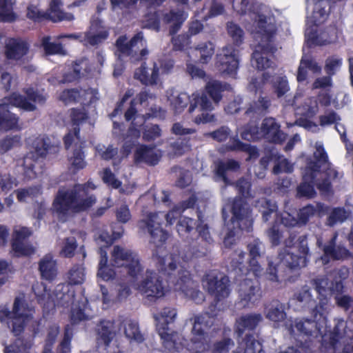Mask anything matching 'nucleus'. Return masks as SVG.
Returning a JSON list of instances; mask_svg holds the SVG:
<instances>
[{"label": "nucleus", "instance_id": "obj_62", "mask_svg": "<svg viewBox=\"0 0 353 353\" xmlns=\"http://www.w3.org/2000/svg\"><path fill=\"white\" fill-rule=\"evenodd\" d=\"M173 50L175 51H182L185 47L190 44V37L187 33L179 34L172 38Z\"/></svg>", "mask_w": 353, "mask_h": 353}, {"label": "nucleus", "instance_id": "obj_38", "mask_svg": "<svg viewBox=\"0 0 353 353\" xmlns=\"http://www.w3.org/2000/svg\"><path fill=\"white\" fill-rule=\"evenodd\" d=\"M239 168V163L234 159L219 160L216 163L215 173L217 176L221 178L225 183H228L229 179L227 176V172H236Z\"/></svg>", "mask_w": 353, "mask_h": 353}, {"label": "nucleus", "instance_id": "obj_20", "mask_svg": "<svg viewBox=\"0 0 353 353\" xmlns=\"http://www.w3.org/2000/svg\"><path fill=\"white\" fill-rule=\"evenodd\" d=\"M311 283L319 294V301L326 299V308L329 302L328 295H340L343 292L344 283L337 279L334 278L332 281H330L326 277L316 278L312 280Z\"/></svg>", "mask_w": 353, "mask_h": 353}, {"label": "nucleus", "instance_id": "obj_29", "mask_svg": "<svg viewBox=\"0 0 353 353\" xmlns=\"http://www.w3.org/2000/svg\"><path fill=\"white\" fill-rule=\"evenodd\" d=\"M134 79L139 80L143 85H154L157 84L159 77V68L156 62H153L151 69L147 67L146 63L143 62L139 68L136 69Z\"/></svg>", "mask_w": 353, "mask_h": 353}, {"label": "nucleus", "instance_id": "obj_58", "mask_svg": "<svg viewBox=\"0 0 353 353\" xmlns=\"http://www.w3.org/2000/svg\"><path fill=\"white\" fill-rule=\"evenodd\" d=\"M272 88L277 97L284 96L290 90L286 77H277L272 82Z\"/></svg>", "mask_w": 353, "mask_h": 353}, {"label": "nucleus", "instance_id": "obj_37", "mask_svg": "<svg viewBox=\"0 0 353 353\" xmlns=\"http://www.w3.org/2000/svg\"><path fill=\"white\" fill-rule=\"evenodd\" d=\"M241 347H243V353H264L261 343L253 338L252 334H248L244 339ZM279 353H301L300 351L294 347H288L285 350Z\"/></svg>", "mask_w": 353, "mask_h": 353}, {"label": "nucleus", "instance_id": "obj_60", "mask_svg": "<svg viewBox=\"0 0 353 353\" xmlns=\"http://www.w3.org/2000/svg\"><path fill=\"white\" fill-rule=\"evenodd\" d=\"M101 179L105 184L114 189H118L122 185L121 181L117 179L115 174L109 168H105L103 169Z\"/></svg>", "mask_w": 353, "mask_h": 353}, {"label": "nucleus", "instance_id": "obj_54", "mask_svg": "<svg viewBox=\"0 0 353 353\" xmlns=\"http://www.w3.org/2000/svg\"><path fill=\"white\" fill-rule=\"evenodd\" d=\"M228 33L232 39L235 46H240L244 39V32L243 29L232 21L228 22L227 23Z\"/></svg>", "mask_w": 353, "mask_h": 353}, {"label": "nucleus", "instance_id": "obj_31", "mask_svg": "<svg viewBox=\"0 0 353 353\" xmlns=\"http://www.w3.org/2000/svg\"><path fill=\"white\" fill-rule=\"evenodd\" d=\"M114 322L102 319L97 325V340L99 345H103L105 347L110 346L115 336L114 331Z\"/></svg>", "mask_w": 353, "mask_h": 353}, {"label": "nucleus", "instance_id": "obj_11", "mask_svg": "<svg viewBox=\"0 0 353 353\" xmlns=\"http://www.w3.org/2000/svg\"><path fill=\"white\" fill-rule=\"evenodd\" d=\"M168 282L172 283L175 291L181 292L196 304H201L205 301L204 294L199 289L198 284L192 279L189 271L181 270L177 275L169 273Z\"/></svg>", "mask_w": 353, "mask_h": 353}, {"label": "nucleus", "instance_id": "obj_25", "mask_svg": "<svg viewBox=\"0 0 353 353\" xmlns=\"http://www.w3.org/2000/svg\"><path fill=\"white\" fill-rule=\"evenodd\" d=\"M270 106V99L267 96H260L247 105L243 117L251 122H256L268 113Z\"/></svg>", "mask_w": 353, "mask_h": 353}, {"label": "nucleus", "instance_id": "obj_59", "mask_svg": "<svg viewBox=\"0 0 353 353\" xmlns=\"http://www.w3.org/2000/svg\"><path fill=\"white\" fill-rule=\"evenodd\" d=\"M143 128H140L141 130H143V139L146 141H154L161 135V130L159 125L153 124L150 126L144 125L142 126Z\"/></svg>", "mask_w": 353, "mask_h": 353}, {"label": "nucleus", "instance_id": "obj_46", "mask_svg": "<svg viewBox=\"0 0 353 353\" xmlns=\"http://www.w3.org/2000/svg\"><path fill=\"white\" fill-rule=\"evenodd\" d=\"M191 104L189 107L188 112L192 113L194 110L199 107L201 111H211L213 109L212 104L208 97L202 94H193Z\"/></svg>", "mask_w": 353, "mask_h": 353}, {"label": "nucleus", "instance_id": "obj_28", "mask_svg": "<svg viewBox=\"0 0 353 353\" xmlns=\"http://www.w3.org/2000/svg\"><path fill=\"white\" fill-rule=\"evenodd\" d=\"M221 302L216 301L213 298V301L210 304L208 310L199 315L195 316L194 321V330L200 333L202 332L201 324L203 325L205 328H211L214 325L215 319L220 311L218 305Z\"/></svg>", "mask_w": 353, "mask_h": 353}, {"label": "nucleus", "instance_id": "obj_6", "mask_svg": "<svg viewBox=\"0 0 353 353\" xmlns=\"http://www.w3.org/2000/svg\"><path fill=\"white\" fill-rule=\"evenodd\" d=\"M326 299L319 301L312 309L313 319L296 318L290 323H286V327L290 335L294 337L301 336L306 342L311 336H322L323 341L327 332L326 312Z\"/></svg>", "mask_w": 353, "mask_h": 353}, {"label": "nucleus", "instance_id": "obj_49", "mask_svg": "<svg viewBox=\"0 0 353 353\" xmlns=\"http://www.w3.org/2000/svg\"><path fill=\"white\" fill-rule=\"evenodd\" d=\"M256 206L261 212L263 220L265 222H267L270 219L271 214L277 210L276 205L272 203L270 199L266 198H262L258 200Z\"/></svg>", "mask_w": 353, "mask_h": 353}, {"label": "nucleus", "instance_id": "obj_61", "mask_svg": "<svg viewBox=\"0 0 353 353\" xmlns=\"http://www.w3.org/2000/svg\"><path fill=\"white\" fill-rule=\"evenodd\" d=\"M342 65V59L335 56L329 57L325 60L324 70L326 74L330 77L335 74L337 70H339Z\"/></svg>", "mask_w": 353, "mask_h": 353}, {"label": "nucleus", "instance_id": "obj_44", "mask_svg": "<svg viewBox=\"0 0 353 353\" xmlns=\"http://www.w3.org/2000/svg\"><path fill=\"white\" fill-rule=\"evenodd\" d=\"M346 322L343 319H336L332 331L329 336V347L335 349L341 339L346 333Z\"/></svg>", "mask_w": 353, "mask_h": 353}, {"label": "nucleus", "instance_id": "obj_48", "mask_svg": "<svg viewBox=\"0 0 353 353\" xmlns=\"http://www.w3.org/2000/svg\"><path fill=\"white\" fill-rule=\"evenodd\" d=\"M170 149L175 156H181L191 150L190 137H179L170 143Z\"/></svg>", "mask_w": 353, "mask_h": 353}, {"label": "nucleus", "instance_id": "obj_12", "mask_svg": "<svg viewBox=\"0 0 353 353\" xmlns=\"http://www.w3.org/2000/svg\"><path fill=\"white\" fill-rule=\"evenodd\" d=\"M203 288L216 301H223L230 294V281L224 274L210 270L202 278Z\"/></svg>", "mask_w": 353, "mask_h": 353}, {"label": "nucleus", "instance_id": "obj_22", "mask_svg": "<svg viewBox=\"0 0 353 353\" xmlns=\"http://www.w3.org/2000/svg\"><path fill=\"white\" fill-rule=\"evenodd\" d=\"M263 317L261 314H247L242 315L236 320L235 323V332L238 338H242L243 334H245V337L242 341L239 343V348L243 351V347H241V343H243L248 334H252L253 338L255 339V330L258 325L262 321Z\"/></svg>", "mask_w": 353, "mask_h": 353}, {"label": "nucleus", "instance_id": "obj_21", "mask_svg": "<svg viewBox=\"0 0 353 353\" xmlns=\"http://www.w3.org/2000/svg\"><path fill=\"white\" fill-rule=\"evenodd\" d=\"M29 312L28 304L23 299L16 297L12 307L13 316L11 319V331L15 336H19L23 332Z\"/></svg>", "mask_w": 353, "mask_h": 353}, {"label": "nucleus", "instance_id": "obj_1", "mask_svg": "<svg viewBox=\"0 0 353 353\" xmlns=\"http://www.w3.org/2000/svg\"><path fill=\"white\" fill-rule=\"evenodd\" d=\"M158 214L156 212H150L146 219L138 221V227L143 232L147 231L150 236V243L155 246L152 252V258L156 261L161 272H156L154 270H147L145 277L139 285V290L150 302H155L157 299L165 294L166 286L163 283V276H165L168 285L171 284L168 282V275L176 269L175 261H171L168 267H165L166 255L165 247L164 245L170 236V234L163 229L161 223L157 221Z\"/></svg>", "mask_w": 353, "mask_h": 353}, {"label": "nucleus", "instance_id": "obj_50", "mask_svg": "<svg viewBox=\"0 0 353 353\" xmlns=\"http://www.w3.org/2000/svg\"><path fill=\"white\" fill-rule=\"evenodd\" d=\"M199 52V61L201 63H207L212 59L214 53L215 47L211 41L201 43L195 48Z\"/></svg>", "mask_w": 353, "mask_h": 353}, {"label": "nucleus", "instance_id": "obj_8", "mask_svg": "<svg viewBox=\"0 0 353 353\" xmlns=\"http://www.w3.org/2000/svg\"><path fill=\"white\" fill-rule=\"evenodd\" d=\"M202 332H199L192 327V333L193 337L188 341L181 334H175L172 336H170L169 340L165 342V351L168 353H202L208 350L210 347L209 343L207 342L206 338L210 328L204 327L201 324Z\"/></svg>", "mask_w": 353, "mask_h": 353}, {"label": "nucleus", "instance_id": "obj_30", "mask_svg": "<svg viewBox=\"0 0 353 353\" xmlns=\"http://www.w3.org/2000/svg\"><path fill=\"white\" fill-rule=\"evenodd\" d=\"M161 159V155L154 151V146L145 144L137 148L134 153V161L136 164L144 163L148 165L154 166Z\"/></svg>", "mask_w": 353, "mask_h": 353}, {"label": "nucleus", "instance_id": "obj_42", "mask_svg": "<svg viewBox=\"0 0 353 353\" xmlns=\"http://www.w3.org/2000/svg\"><path fill=\"white\" fill-rule=\"evenodd\" d=\"M323 204L317 203L316 205L308 204L301 208L297 214V220L299 225H306L310 219L314 216L317 212L323 210Z\"/></svg>", "mask_w": 353, "mask_h": 353}, {"label": "nucleus", "instance_id": "obj_27", "mask_svg": "<svg viewBox=\"0 0 353 353\" xmlns=\"http://www.w3.org/2000/svg\"><path fill=\"white\" fill-rule=\"evenodd\" d=\"M31 152L36 158H46L48 154H55L59 150V146L52 142L50 137L40 134L32 139L30 143Z\"/></svg>", "mask_w": 353, "mask_h": 353}, {"label": "nucleus", "instance_id": "obj_57", "mask_svg": "<svg viewBox=\"0 0 353 353\" xmlns=\"http://www.w3.org/2000/svg\"><path fill=\"white\" fill-rule=\"evenodd\" d=\"M347 212L344 208H334L327 217V223L334 226L337 223H343L347 219Z\"/></svg>", "mask_w": 353, "mask_h": 353}, {"label": "nucleus", "instance_id": "obj_40", "mask_svg": "<svg viewBox=\"0 0 353 353\" xmlns=\"http://www.w3.org/2000/svg\"><path fill=\"white\" fill-rule=\"evenodd\" d=\"M228 85L219 81L214 80L207 83L205 92L215 103H219L223 98V92L227 89Z\"/></svg>", "mask_w": 353, "mask_h": 353}, {"label": "nucleus", "instance_id": "obj_55", "mask_svg": "<svg viewBox=\"0 0 353 353\" xmlns=\"http://www.w3.org/2000/svg\"><path fill=\"white\" fill-rule=\"evenodd\" d=\"M72 336V331L68 325L64 329L63 337L57 346L55 353H70L71 352V341Z\"/></svg>", "mask_w": 353, "mask_h": 353}, {"label": "nucleus", "instance_id": "obj_14", "mask_svg": "<svg viewBox=\"0 0 353 353\" xmlns=\"http://www.w3.org/2000/svg\"><path fill=\"white\" fill-rule=\"evenodd\" d=\"M61 0H52L50 8L46 12L38 10L33 6H28L27 17L35 22H41L46 19L55 23L62 21H72L74 19V15L71 13L63 12L61 9Z\"/></svg>", "mask_w": 353, "mask_h": 353}, {"label": "nucleus", "instance_id": "obj_23", "mask_svg": "<svg viewBox=\"0 0 353 353\" xmlns=\"http://www.w3.org/2000/svg\"><path fill=\"white\" fill-rule=\"evenodd\" d=\"M176 310L175 308L164 307L159 315H155L154 319L157 321L156 327L159 335L162 340L163 347L165 348V342L168 339H172L170 336L175 334H179L177 332L172 331L170 332L169 324L174 322L176 316Z\"/></svg>", "mask_w": 353, "mask_h": 353}, {"label": "nucleus", "instance_id": "obj_56", "mask_svg": "<svg viewBox=\"0 0 353 353\" xmlns=\"http://www.w3.org/2000/svg\"><path fill=\"white\" fill-rule=\"evenodd\" d=\"M23 92L27 96L28 101L32 103L33 102V103H36L40 105H43L47 101L48 96L46 94H44L43 92H40L38 90H35L32 87L24 88Z\"/></svg>", "mask_w": 353, "mask_h": 353}, {"label": "nucleus", "instance_id": "obj_34", "mask_svg": "<svg viewBox=\"0 0 353 353\" xmlns=\"http://www.w3.org/2000/svg\"><path fill=\"white\" fill-rule=\"evenodd\" d=\"M186 18L184 11L180 10H171L163 14V22L171 24L169 28L170 35L174 36L179 31Z\"/></svg>", "mask_w": 353, "mask_h": 353}, {"label": "nucleus", "instance_id": "obj_32", "mask_svg": "<svg viewBox=\"0 0 353 353\" xmlns=\"http://www.w3.org/2000/svg\"><path fill=\"white\" fill-rule=\"evenodd\" d=\"M19 121V117L9 110L8 104L0 103V132L17 129Z\"/></svg>", "mask_w": 353, "mask_h": 353}, {"label": "nucleus", "instance_id": "obj_35", "mask_svg": "<svg viewBox=\"0 0 353 353\" xmlns=\"http://www.w3.org/2000/svg\"><path fill=\"white\" fill-rule=\"evenodd\" d=\"M83 143L80 144L76 143L72 151V154L68 157L70 169L74 173L85 168L87 165L85 161V154L83 150L84 146Z\"/></svg>", "mask_w": 353, "mask_h": 353}, {"label": "nucleus", "instance_id": "obj_43", "mask_svg": "<svg viewBox=\"0 0 353 353\" xmlns=\"http://www.w3.org/2000/svg\"><path fill=\"white\" fill-rule=\"evenodd\" d=\"M15 0H0V22L12 23L17 16L13 11Z\"/></svg>", "mask_w": 353, "mask_h": 353}, {"label": "nucleus", "instance_id": "obj_63", "mask_svg": "<svg viewBox=\"0 0 353 353\" xmlns=\"http://www.w3.org/2000/svg\"><path fill=\"white\" fill-rule=\"evenodd\" d=\"M17 185L16 179L10 174H0V190L2 192L7 193Z\"/></svg>", "mask_w": 353, "mask_h": 353}, {"label": "nucleus", "instance_id": "obj_36", "mask_svg": "<svg viewBox=\"0 0 353 353\" xmlns=\"http://www.w3.org/2000/svg\"><path fill=\"white\" fill-rule=\"evenodd\" d=\"M265 317L274 323H279L286 318L285 307L279 300H272L265 307Z\"/></svg>", "mask_w": 353, "mask_h": 353}, {"label": "nucleus", "instance_id": "obj_26", "mask_svg": "<svg viewBox=\"0 0 353 353\" xmlns=\"http://www.w3.org/2000/svg\"><path fill=\"white\" fill-rule=\"evenodd\" d=\"M260 130L263 137L273 143L281 144L287 137V134L281 130L280 125L272 117L265 118Z\"/></svg>", "mask_w": 353, "mask_h": 353}, {"label": "nucleus", "instance_id": "obj_5", "mask_svg": "<svg viewBox=\"0 0 353 353\" xmlns=\"http://www.w3.org/2000/svg\"><path fill=\"white\" fill-rule=\"evenodd\" d=\"M97 202L94 194H89L88 186L75 184L72 189H59L52 202L54 210L61 215H66L70 210L73 212H85Z\"/></svg>", "mask_w": 353, "mask_h": 353}, {"label": "nucleus", "instance_id": "obj_3", "mask_svg": "<svg viewBox=\"0 0 353 353\" xmlns=\"http://www.w3.org/2000/svg\"><path fill=\"white\" fill-rule=\"evenodd\" d=\"M262 242L259 239H254L247 245L249 252V265L245 267L243 261L245 252L236 250L234 254L238 259L232 258L230 265L232 269L239 274V276H245V278L240 279L239 285V304L243 307H250L254 303L260 296L259 277L263 269L259 263L261 256Z\"/></svg>", "mask_w": 353, "mask_h": 353}, {"label": "nucleus", "instance_id": "obj_41", "mask_svg": "<svg viewBox=\"0 0 353 353\" xmlns=\"http://www.w3.org/2000/svg\"><path fill=\"white\" fill-rule=\"evenodd\" d=\"M330 10V5L327 0H318L314 4L312 13L314 23L316 26L323 23L329 15Z\"/></svg>", "mask_w": 353, "mask_h": 353}, {"label": "nucleus", "instance_id": "obj_45", "mask_svg": "<svg viewBox=\"0 0 353 353\" xmlns=\"http://www.w3.org/2000/svg\"><path fill=\"white\" fill-rule=\"evenodd\" d=\"M41 47L46 55L66 54V51L63 48L61 43H55L51 41L50 36H45L41 40Z\"/></svg>", "mask_w": 353, "mask_h": 353}, {"label": "nucleus", "instance_id": "obj_9", "mask_svg": "<svg viewBox=\"0 0 353 353\" xmlns=\"http://www.w3.org/2000/svg\"><path fill=\"white\" fill-rule=\"evenodd\" d=\"M198 219H194L188 216H181L176 223V229L179 235L188 242L193 241L199 237L208 244L213 242L208 224L204 223L202 212L196 210Z\"/></svg>", "mask_w": 353, "mask_h": 353}, {"label": "nucleus", "instance_id": "obj_15", "mask_svg": "<svg viewBox=\"0 0 353 353\" xmlns=\"http://www.w3.org/2000/svg\"><path fill=\"white\" fill-rule=\"evenodd\" d=\"M337 237L338 233L335 232L325 243L317 239L316 245L323 252L321 259L323 264H327L331 261H343L352 258V252L342 243L336 242Z\"/></svg>", "mask_w": 353, "mask_h": 353}, {"label": "nucleus", "instance_id": "obj_19", "mask_svg": "<svg viewBox=\"0 0 353 353\" xmlns=\"http://www.w3.org/2000/svg\"><path fill=\"white\" fill-rule=\"evenodd\" d=\"M32 234V230L27 227H21L13 231L11 247L16 257L30 256L34 254V248L26 242Z\"/></svg>", "mask_w": 353, "mask_h": 353}, {"label": "nucleus", "instance_id": "obj_64", "mask_svg": "<svg viewBox=\"0 0 353 353\" xmlns=\"http://www.w3.org/2000/svg\"><path fill=\"white\" fill-rule=\"evenodd\" d=\"M77 248V243L74 237L66 238L65 244L61 251V254L64 257L71 258L74 255Z\"/></svg>", "mask_w": 353, "mask_h": 353}, {"label": "nucleus", "instance_id": "obj_13", "mask_svg": "<svg viewBox=\"0 0 353 353\" xmlns=\"http://www.w3.org/2000/svg\"><path fill=\"white\" fill-rule=\"evenodd\" d=\"M232 214L230 224L234 229L245 230L248 232L252 227V210L245 199L235 196L230 204Z\"/></svg>", "mask_w": 353, "mask_h": 353}, {"label": "nucleus", "instance_id": "obj_16", "mask_svg": "<svg viewBox=\"0 0 353 353\" xmlns=\"http://www.w3.org/2000/svg\"><path fill=\"white\" fill-rule=\"evenodd\" d=\"M165 111L161 107H151L150 112L143 115L138 114L134 101H130V106L125 112L124 118L126 121H132L131 125L128 129V132L137 138L140 137L141 128L145 123L146 120L150 117H164Z\"/></svg>", "mask_w": 353, "mask_h": 353}, {"label": "nucleus", "instance_id": "obj_47", "mask_svg": "<svg viewBox=\"0 0 353 353\" xmlns=\"http://www.w3.org/2000/svg\"><path fill=\"white\" fill-rule=\"evenodd\" d=\"M124 333L128 339L139 343L144 341V338L139 330V324L134 321L128 320L125 323Z\"/></svg>", "mask_w": 353, "mask_h": 353}, {"label": "nucleus", "instance_id": "obj_52", "mask_svg": "<svg viewBox=\"0 0 353 353\" xmlns=\"http://www.w3.org/2000/svg\"><path fill=\"white\" fill-rule=\"evenodd\" d=\"M84 269L79 265H73L67 273V279L70 285L81 284L84 281Z\"/></svg>", "mask_w": 353, "mask_h": 353}, {"label": "nucleus", "instance_id": "obj_39", "mask_svg": "<svg viewBox=\"0 0 353 353\" xmlns=\"http://www.w3.org/2000/svg\"><path fill=\"white\" fill-rule=\"evenodd\" d=\"M8 101V105L19 108L25 111L33 112L36 110L37 106L33 103L28 101L27 96H23L17 92H12L9 96L5 97Z\"/></svg>", "mask_w": 353, "mask_h": 353}, {"label": "nucleus", "instance_id": "obj_53", "mask_svg": "<svg viewBox=\"0 0 353 353\" xmlns=\"http://www.w3.org/2000/svg\"><path fill=\"white\" fill-rule=\"evenodd\" d=\"M234 345V343L232 339L224 337L210 345L208 350L210 353H228Z\"/></svg>", "mask_w": 353, "mask_h": 353}, {"label": "nucleus", "instance_id": "obj_10", "mask_svg": "<svg viewBox=\"0 0 353 353\" xmlns=\"http://www.w3.org/2000/svg\"><path fill=\"white\" fill-rule=\"evenodd\" d=\"M127 40L126 35L119 36L116 40L117 51L115 54L119 58L128 57L132 63L139 62L145 59L149 51L143 32H139L129 41Z\"/></svg>", "mask_w": 353, "mask_h": 353}, {"label": "nucleus", "instance_id": "obj_7", "mask_svg": "<svg viewBox=\"0 0 353 353\" xmlns=\"http://www.w3.org/2000/svg\"><path fill=\"white\" fill-rule=\"evenodd\" d=\"M314 161H311L303 176V182L297 188V195L299 197L313 198L316 192L314 190V182L316 173L321 172V169L327 165L325 172L326 175L330 176L334 174V178L337 177L338 172L336 170L329 168L330 163L328 161V156L323 145L317 146L314 152Z\"/></svg>", "mask_w": 353, "mask_h": 353}, {"label": "nucleus", "instance_id": "obj_24", "mask_svg": "<svg viewBox=\"0 0 353 353\" xmlns=\"http://www.w3.org/2000/svg\"><path fill=\"white\" fill-rule=\"evenodd\" d=\"M29 43L21 37H9L6 40L4 55L8 60L19 61L28 54Z\"/></svg>", "mask_w": 353, "mask_h": 353}, {"label": "nucleus", "instance_id": "obj_17", "mask_svg": "<svg viewBox=\"0 0 353 353\" xmlns=\"http://www.w3.org/2000/svg\"><path fill=\"white\" fill-rule=\"evenodd\" d=\"M239 50L231 44L224 46L216 54V65L219 70L230 76L236 75L239 69Z\"/></svg>", "mask_w": 353, "mask_h": 353}, {"label": "nucleus", "instance_id": "obj_33", "mask_svg": "<svg viewBox=\"0 0 353 353\" xmlns=\"http://www.w3.org/2000/svg\"><path fill=\"white\" fill-rule=\"evenodd\" d=\"M39 270L43 279L52 281L57 276V261L51 254H46L39 262Z\"/></svg>", "mask_w": 353, "mask_h": 353}, {"label": "nucleus", "instance_id": "obj_51", "mask_svg": "<svg viewBox=\"0 0 353 353\" xmlns=\"http://www.w3.org/2000/svg\"><path fill=\"white\" fill-rule=\"evenodd\" d=\"M192 99L186 92H180L171 101V106L175 114H179L191 104Z\"/></svg>", "mask_w": 353, "mask_h": 353}, {"label": "nucleus", "instance_id": "obj_4", "mask_svg": "<svg viewBox=\"0 0 353 353\" xmlns=\"http://www.w3.org/2000/svg\"><path fill=\"white\" fill-rule=\"evenodd\" d=\"M256 23L257 32L261 35L259 43L252 54V64L259 70L274 68L275 63L272 60L277 51L274 43L277 28L274 23L268 22L267 17L263 14L258 15Z\"/></svg>", "mask_w": 353, "mask_h": 353}, {"label": "nucleus", "instance_id": "obj_2", "mask_svg": "<svg viewBox=\"0 0 353 353\" xmlns=\"http://www.w3.org/2000/svg\"><path fill=\"white\" fill-rule=\"evenodd\" d=\"M295 231L290 232L288 238L283 240L284 231L281 224L275 222L266 231V235L272 247H277L283 241L285 245L278 253L279 263L274 266L269 263L268 274L269 279L272 281H279L277 274L281 268L290 270L305 267L310 256L307 244V235L303 234L299 237Z\"/></svg>", "mask_w": 353, "mask_h": 353}, {"label": "nucleus", "instance_id": "obj_18", "mask_svg": "<svg viewBox=\"0 0 353 353\" xmlns=\"http://www.w3.org/2000/svg\"><path fill=\"white\" fill-rule=\"evenodd\" d=\"M112 257L115 264H118L120 261H125L127 273L133 279H137L143 270L138 255L130 250L115 245L112 252Z\"/></svg>", "mask_w": 353, "mask_h": 353}]
</instances>
